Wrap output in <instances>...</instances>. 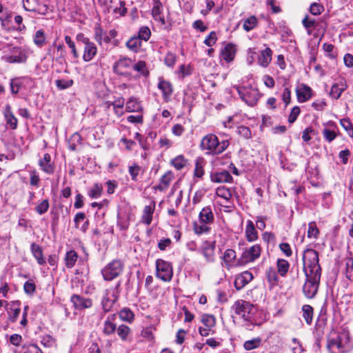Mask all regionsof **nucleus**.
<instances>
[{
  "label": "nucleus",
  "mask_w": 353,
  "mask_h": 353,
  "mask_svg": "<svg viewBox=\"0 0 353 353\" xmlns=\"http://www.w3.org/2000/svg\"><path fill=\"white\" fill-rule=\"evenodd\" d=\"M232 310L244 322L243 326L246 330H252L256 325L254 315L256 307L250 302L240 299L234 303Z\"/></svg>",
  "instance_id": "f257e3e1"
},
{
  "label": "nucleus",
  "mask_w": 353,
  "mask_h": 353,
  "mask_svg": "<svg viewBox=\"0 0 353 353\" xmlns=\"http://www.w3.org/2000/svg\"><path fill=\"white\" fill-rule=\"evenodd\" d=\"M229 146V141L223 140L219 141L218 137L213 134L204 136L200 143L201 150L206 151V154L218 155L223 152Z\"/></svg>",
  "instance_id": "f03ea898"
},
{
  "label": "nucleus",
  "mask_w": 353,
  "mask_h": 353,
  "mask_svg": "<svg viewBox=\"0 0 353 353\" xmlns=\"http://www.w3.org/2000/svg\"><path fill=\"white\" fill-rule=\"evenodd\" d=\"M214 216L210 206L204 207L199 214L198 221L193 223V230L196 235L209 234Z\"/></svg>",
  "instance_id": "7ed1b4c3"
},
{
  "label": "nucleus",
  "mask_w": 353,
  "mask_h": 353,
  "mask_svg": "<svg viewBox=\"0 0 353 353\" xmlns=\"http://www.w3.org/2000/svg\"><path fill=\"white\" fill-rule=\"evenodd\" d=\"M303 270L305 274H320L321 268L319 265V253L313 249H307L303 254Z\"/></svg>",
  "instance_id": "20e7f679"
},
{
  "label": "nucleus",
  "mask_w": 353,
  "mask_h": 353,
  "mask_svg": "<svg viewBox=\"0 0 353 353\" xmlns=\"http://www.w3.org/2000/svg\"><path fill=\"white\" fill-rule=\"evenodd\" d=\"M235 88L241 99L248 105L253 107L256 105L260 94L257 89L252 87L234 85Z\"/></svg>",
  "instance_id": "39448f33"
},
{
  "label": "nucleus",
  "mask_w": 353,
  "mask_h": 353,
  "mask_svg": "<svg viewBox=\"0 0 353 353\" xmlns=\"http://www.w3.org/2000/svg\"><path fill=\"white\" fill-rule=\"evenodd\" d=\"M5 52H8L2 57V60L9 63H25L27 59L26 52L19 47L7 46Z\"/></svg>",
  "instance_id": "423d86ee"
},
{
  "label": "nucleus",
  "mask_w": 353,
  "mask_h": 353,
  "mask_svg": "<svg viewBox=\"0 0 353 353\" xmlns=\"http://www.w3.org/2000/svg\"><path fill=\"white\" fill-rule=\"evenodd\" d=\"M348 341V335L341 333L328 339L327 348L331 353H343L347 348Z\"/></svg>",
  "instance_id": "0eeeda50"
},
{
  "label": "nucleus",
  "mask_w": 353,
  "mask_h": 353,
  "mask_svg": "<svg viewBox=\"0 0 353 353\" xmlns=\"http://www.w3.org/2000/svg\"><path fill=\"white\" fill-rule=\"evenodd\" d=\"M306 281L303 287V292L305 296L308 299H312L315 296L321 279L320 274H307L306 272Z\"/></svg>",
  "instance_id": "6e6552de"
},
{
  "label": "nucleus",
  "mask_w": 353,
  "mask_h": 353,
  "mask_svg": "<svg viewBox=\"0 0 353 353\" xmlns=\"http://www.w3.org/2000/svg\"><path fill=\"white\" fill-rule=\"evenodd\" d=\"M173 275L170 263L159 259L156 261V276L163 281H170Z\"/></svg>",
  "instance_id": "1a4fd4ad"
},
{
  "label": "nucleus",
  "mask_w": 353,
  "mask_h": 353,
  "mask_svg": "<svg viewBox=\"0 0 353 353\" xmlns=\"http://www.w3.org/2000/svg\"><path fill=\"white\" fill-rule=\"evenodd\" d=\"M123 265L119 260H114L109 263L101 271L106 281H112L117 277L123 271Z\"/></svg>",
  "instance_id": "9d476101"
},
{
  "label": "nucleus",
  "mask_w": 353,
  "mask_h": 353,
  "mask_svg": "<svg viewBox=\"0 0 353 353\" xmlns=\"http://www.w3.org/2000/svg\"><path fill=\"white\" fill-rule=\"evenodd\" d=\"M22 2L26 11L37 12L41 15L48 13L49 8L44 0H23Z\"/></svg>",
  "instance_id": "9b49d317"
},
{
  "label": "nucleus",
  "mask_w": 353,
  "mask_h": 353,
  "mask_svg": "<svg viewBox=\"0 0 353 353\" xmlns=\"http://www.w3.org/2000/svg\"><path fill=\"white\" fill-rule=\"evenodd\" d=\"M105 5L108 12H110L112 10L116 18L124 17L128 12V8L124 1H119L117 3V0H106Z\"/></svg>",
  "instance_id": "f8f14e48"
},
{
  "label": "nucleus",
  "mask_w": 353,
  "mask_h": 353,
  "mask_svg": "<svg viewBox=\"0 0 353 353\" xmlns=\"http://www.w3.org/2000/svg\"><path fill=\"white\" fill-rule=\"evenodd\" d=\"M215 241H205L200 247L199 252L204 257L206 263H212L215 261Z\"/></svg>",
  "instance_id": "ddd939ff"
},
{
  "label": "nucleus",
  "mask_w": 353,
  "mask_h": 353,
  "mask_svg": "<svg viewBox=\"0 0 353 353\" xmlns=\"http://www.w3.org/2000/svg\"><path fill=\"white\" fill-rule=\"evenodd\" d=\"M132 66V61L130 58L124 57L116 61L113 65L114 72L121 76L130 75V70Z\"/></svg>",
  "instance_id": "4468645a"
},
{
  "label": "nucleus",
  "mask_w": 353,
  "mask_h": 353,
  "mask_svg": "<svg viewBox=\"0 0 353 353\" xmlns=\"http://www.w3.org/2000/svg\"><path fill=\"white\" fill-rule=\"evenodd\" d=\"M261 248L259 244L254 245L245 249L241 255L243 263H250L256 261L261 255Z\"/></svg>",
  "instance_id": "2eb2a0df"
},
{
  "label": "nucleus",
  "mask_w": 353,
  "mask_h": 353,
  "mask_svg": "<svg viewBox=\"0 0 353 353\" xmlns=\"http://www.w3.org/2000/svg\"><path fill=\"white\" fill-rule=\"evenodd\" d=\"M6 309L8 312V321L14 323L18 319L21 312V301H14L10 303L6 301Z\"/></svg>",
  "instance_id": "dca6fc26"
},
{
  "label": "nucleus",
  "mask_w": 353,
  "mask_h": 353,
  "mask_svg": "<svg viewBox=\"0 0 353 353\" xmlns=\"http://www.w3.org/2000/svg\"><path fill=\"white\" fill-rule=\"evenodd\" d=\"M157 88L161 91L163 100L168 102L174 92L172 84L163 77H159Z\"/></svg>",
  "instance_id": "f3484780"
},
{
  "label": "nucleus",
  "mask_w": 353,
  "mask_h": 353,
  "mask_svg": "<svg viewBox=\"0 0 353 353\" xmlns=\"http://www.w3.org/2000/svg\"><path fill=\"white\" fill-rule=\"evenodd\" d=\"M85 44L83 59L88 62L91 61L97 52V48L95 44L90 42L88 38L83 37L82 39Z\"/></svg>",
  "instance_id": "a211bd4d"
},
{
  "label": "nucleus",
  "mask_w": 353,
  "mask_h": 353,
  "mask_svg": "<svg viewBox=\"0 0 353 353\" xmlns=\"http://www.w3.org/2000/svg\"><path fill=\"white\" fill-rule=\"evenodd\" d=\"M253 279L252 274L249 271H245L236 276L234 286L237 290L243 289Z\"/></svg>",
  "instance_id": "6ab92c4d"
},
{
  "label": "nucleus",
  "mask_w": 353,
  "mask_h": 353,
  "mask_svg": "<svg viewBox=\"0 0 353 353\" xmlns=\"http://www.w3.org/2000/svg\"><path fill=\"white\" fill-rule=\"evenodd\" d=\"M71 301L77 310L90 308L92 305V301L90 299L84 298L77 294L72 296Z\"/></svg>",
  "instance_id": "aec40b11"
},
{
  "label": "nucleus",
  "mask_w": 353,
  "mask_h": 353,
  "mask_svg": "<svg viewBox=\"0 0 353 353\" xmlns=\"http://www.w3.org/2000/svg\"><path fill=\"white\" fill-rule=\"evenodd\" d=\"M116 317V314H114L109 315L105 320L103 327V333L105 335H111L117 330V324L114 322Z\"/></svg>",
  "instance_id": "412c9836"
},
{
  "label": "nucleus",
  "mask_w": 353,
  "mask_h": 353,
  "mask_svg": "<svg viewBox=\"0 0 353 353\" xmlns=\"http://www.w3.org/2000/svg\"><path fill=\"white\" fill-rule=\"evenodd\" d=\"M39 165L48 174H51L54 171V165L51 162V157L48 153L45 154L43 157L39 161Z\"/></svg>",
  "instance_id": "4be33fe9"
},
{
  "label": "nucleus",
  "mask_w": 353,
  "mask_h": 353,
  "mask_svg": "<svg viewBox=\"0 0 353 353\" xmlns=\"http://www.w3.org/2000/svg\"><path fill=\"white\" fill-rule=\"evenodd\" d=\"M210 179L214 183H230L232 180V176L229 172L224 170L211 174Z\"/></svg>",
  "instance_id": "5701e85b"
},
{
  "label": "nucleus",
  "mask_w": 353,
  "mask_h": 353,
  "mask_svg": "<svg viewBox=\"0 0 353 353\" xmlns=\"http://www.w3.org/2000/svg\"><path fill=\"white\" fill-rule=\"evenodd\" d=\"M156 203L154 201H151L149 205H145L142 215V221L146 225H150L152 220V215L155 209Z\"/></svg>",
  "instance_id": "b1692460"
},
{
  "label": "nucleus",
  "mask_w": 353,
  "mask_h": 353,
  "mask_svg": "<svg viewBox=\"0 0 353 353\" xmlns=\"http://www.w3.org/2000/svg\"><path fill=\"white\" fill-rule=\"evenodd\" d=\"M3 114L7 125L12 130H15L17 128V119L13 114L10 105L8 104L5 106Z\"/></svg>",
  "instance_id": "393cba45"
},
{
  "label": "nucleus",
  "mask_w": 353,
  "mask_h": 353,
  "mask_svg": "<svg viewBox=\"0 0 353 353\" xmlns=\"http://www.w3.org/2000/svg\"><path fill=\"white\" fill-rule=\"evenodd\" d=\"M153 1L154 3L152 10V15L155 20L160 21L162 25H164L165 23V21L164 17L161 16L163 7L162 3L159 0H153Z\"/></svg>",
  "instance_id": "a878e982"
},
{
  "label": "nucleus",
  "mask_w": 353,
  "mask_h": 353,
  "mask_svg": "<svg viewBox=\"0 0 353 353\" xmlns=\"http://www.w3.org/2000/svg\"><path fill=\"white\" fill-rule=\"evenodd\" d=\"M312 89L306 85H302L300 90L296 91L297 99L299 102L303 103L312 97Z\"/></svg>",
  "instance_id": "bb28decb"
},
{
  "label": "nucleus",
  "mask_w": 353,
  "mask_h": 353,
  "mask_svg": "<svg viewBox=\"0 0 353 353\" xmlns=\"http://www.w3.org/2000/svg\"><path fill=\"white\" fill-rule=\"evenodd\" d=\"M245 236L248 241L252 242L257 239L258 233L255 228L253 222L251 220L247 221V225L245 227Z\"/></svg>",
  "instance_id": "cd10ccee"
},
{
  "label": "nucleus",
  "mask_w": 353,
  "mask_h": 353,
  "mask_svg": "<svg viewBox=\"0 0 353 353\" xmlns=\"http://www.w3.org/2000/svg\"><path fill=\"white\" fill-rule=\"evenodd\" d=\"M235 46L232 43H228L221 50V57L225 61L230 62L234 59L235 54Z\"/></svg>",
  "instance_id": "c85d7f7f"
},
{
  "label": "nucleus",
  "mask_w": 353,
  "mask_h": 353,
  "mask_svg": "<svg viewBox=\"0 0 353 353\" xmlns=\"http://www.w3.org/2000/svg\"><path fill=\"white\" fill-rule=\"evenodd\" d=\"M272 52L270 48H266L261 52L258 58V63L263 67H267L272 61Z\"/></svg>",
  "instance_id": "c756f323"
},
{
  "label": "nucleus",
  "mask_w": 353,
  "mask_h": 353,
  "mask_svg": "<svg viewBox=\"0 0 353 353\" xmlns=\"http://www.w3.org/2000/svg\"><path fill=\"white\" fill-rule=\"evenodd\" d=\"M31 252L39 265L46 264V260L43 258V251L40 245L32 243L31 244Z\"/></svg>",
  "instance_id": "7c9ffc66"
},
{
  "label": "nucleus",
  "mask_w": 353,
  "mask_h": 353,
  "mask_svg": "<svg viewBox=\"0 0 353 353\" xmlns=\"http://www.w3.org/2000/svg\"><path fill=\"white\" fill-rule=\"evenodd\" d=\"M140 102L134 97H130L125 104V110L128 112H139L141 110Z\"/></svg>",
  "instance_id": "2f4dec72"
},
{
  "label": "nucleus",
  "mask_w": 353,
  "mask_h": 353,
  "mask_svg": "<svg viewBox=\"0 0 353 353\" xmlns=\"http://www.w3.org/2000/svg\"><path fill=\"white\" fill-rule=\"evenodd\" d=\"M266 279L269 283L271 288L277 285L279 281V276L273 267H270L265 272Z\"/></svg>",
  "instance_id": "473e14b6"
},
{
  "label": "nucleus",
  "mask_w": 353,
  "mask_h": 353,
  "mask_svg": "<svg viewBox=\"0 0 353 353\" xmlns=\"http://www.w3.org/2000/svg\"><path fill=\"white\" fill-rule=\"evenodd\" d=\"M77 259L78 254L74 250H71L70 251H68L64 257L65 264L66 267L68 268H73L77 262Z\"/></svg>",
  "instance_id": "72a5a7b5"
},
{
  "label": "nucleus",
  "mask_w": 353,
  "mask_h": 353,
  "mask_svg": "<svg viewBox=\"0 0 353 353\" xmlns=\"http://www.w3.org/2000/svg\"><path fill=\"white\" fill-rule=\"evenodd\" d=\"M276 267L278 273L281 276H285L290 268L289 262L283 259H279L276 261Z\"/></svg>",
  "instance_id": "f704fd0d"
},
{
  "label": "nucleus",
  "mask_w": 353,
  "mask_h": 353,
  "mask_svg": "<svg viewBox=\"0 0 353 353\" xmlns=\"http://www.w3.org/2000/svg\"><path fill=\"white\" fill-rule=\"evenodd\" d=\"M46 34L44 30L42 29L37 30L34 34L33 41L39 48H41L46 44Z\"/></svg>",
  "instance_id": "c9c22d12"
},
{
  "label": "nucleus",
  "mask_w": 353,
  "mask_h": 353,
  "mask_svg": "<svg viewBox=\"0 0 353 353\" xmlns=\"http://www.w3.org/2000/svg\"><path fill=\"white\" fill-rule=\"evenodd\" d=\"M119 316L121 321L128 323H132L134 319V314L133 312L127 307L121 310L119 313Z\"/></svg>",
  "instance_id": "e433bc0d"
},
{
  "label": "nucleus",
  "mask_w": 353,
  "mask_h": 353,
  "mask_svg": "<svg viewBox=\"0 0 353 353\" xmlns=\"http://www.w3.org/2000/svg\"><path fill=\"white\" fill-rule=\"evenodd\" d=\"M109 294H110V292L108 290H106L105 295L101 301V305H102L103 310L105 312H109L111 310V308L113 306L114 303L115 301V299H110V297L109 296Z\"/></svg>",
  "instance_id": "4c0bfd02"
},
{
  "label": "nucleus",
  "mask_w": 353,
  "mask_h": 353,
  "mask_svg": "<svg viewBox=\"0 0 353 353\" xmlns=\"http://www.w3.org/2000/svg\"><path fill=\"white\" fill-rule=\"evenodd\" d=\"M258 20L255 16H250L243 21V28L246 32H249L256 27Z\"/></svg>",
  "instance_id": "58836bf2"
},
{
  "label": "nucleus",
  "mask_w": 353,
  "mask_h": 353,
  "mask_svg": "<svg viewBox=\"0 0 353 353\" xmlns=\"http://www.w3.org/2000/svg\"><path fill=\"white\" fill-rule=\"evenodd\" d=\"M141 46V42L137 37H131L126 42V47L132 52H137Z\"/></svg>",
  "instance_id": "ea45409f"
},
{
  "label": "nucleus",
  "mask_w": 353,
  "mask_h": 353,
  "mask_svg": "<svg viewBox=\"0 0 353 353\" xmlns=\"http://www.w3.org/2000/svg\"><path fill=\"white\" fill-rule=\"evenodd\" d=\"M303 317L306 323L311 324L313 319V308L310 305H303L302 307Z\"/></svg>",
  "instance_id": "a19ab883"
},
{
  "label": "nucleus",
  "mask_w": 353,
  "mask_h": 353,
  "mask_svg": "<svg viewBox=\"0 0 353 353\" xmlns=\"http://www.w3.org/2000/svg\"><path fill=\"white\" fill-rule=\"evenodd\" d=\"M344 90L345 85L343 83H335L332 86L330 94L336 99L341 97Z\"/></svg>",
  "instance_id": "79ce46f5"
},
{
  "label": "nucleus",
  "mask_w": 353,
  "mask_h": 353,
  "mask_svg": "<svg viewBox=\"0 0 353 353\" xmlns=\"http://www.w3.org/2000/svg\"><path fill=\"white\" fill-rule=\"evenodd\" d=\"M172 178L173 175L171 172H167L164 174L161 179L159 189L162 190L167 188L172 180Z\"/></svg>",
  "instance_id": "37998d69"
},
{
  "label": "nucleus",
  "mask_w": 353,
  "mask_h": 353,
  "mask_svg": "<svg viewBox=\"0 0 353 353\" xmlns=\"http://www.w3.org/2000/svg\"><path fill=\"white\" fill-rule=\"evenodd\" d=\"M236 258V252L232 249H228L225 251L223 256V260L227 266H230L232 264Z\"/></svg>",
  "instance_id": "c03bdc74"
},
{
  "label": "nucleus",
  "mask_w": 353,
  "mask_h": 353,
  "mask_svg": "<svg viewBox=\"0 0 353 353\" xmlns=\"http://www.w3.org/2000/svg\"><path fill=\"white\" fill-rule=\"evenodd\" d=\"M261 343V339L259 337L252 339V340L246 341L243 347L246 350H252L256 349L260 346Z\"/></svg>",
  "instance_id": "a18cd8bd"
},
{
  "label": "nucleus",
  "mask_w": 353,
  "mask_h": 353,
  "mask_svg": "<svg viewBox=\"0 0 353 353\" xmlns=\"http://www.w3.org/2000/svg\"><path fill=\"white\" fill-rule=\"evenodd\" d=\"M117 334L122 341H126L130 333V328L125 325H121L117 329Z\"/></svg>",
  "instance_id": "49530a36"
},
{
  "label": "nucleus",
  "mask_w": 353,
  "mask_h": 353,
  "mask_svg": "<svg viewBox=\"0 0 353 353\" xmlns=\"http://www.w3.org/2000/svg\"><path fill=\"white\" fill-rule=\"evenodd\" d=\"M14 353H43L41 349L34 344H30L28 345L23 346V350L18 352L17 350L14 351Z\"/></svg>",
  "instance_id": "de8ad7c7"
},
{
  "label": "nucleus",
  "mask_w": 353,
  "mask_h": 353,
  "mask_svg": "<svg viewBox=\"0 0 353 353\" xmlns=\"http://www.w3.org/2000/svg\"><path fill=\"white\" fill-rule=\"evenodd\" d=\"M103 191V187L101 184L95 183L92 189L89 191L88 195L92 199H97L101 196Z\"/></svg>",
  "instance_id": "09e8293b"
},
{
  "label": "nucleus",
  "mask_w": 353,
  "mask_h": 353,
  "mask_svg": "<svg viewBox=\"0 0 353 353\" xmlns=\"http://www.w3.org/2000/svg\"><path fill=\"white\" fill-rule=\"evenodd\" d=\"M95 39L100 45H101L102 41H104L106 43L110 42V37L108 35L104 34L102 29L101 28H99L96 30Z\"/></svg>",
  "instance_id": "8fccbe9b"
},
{
  "label": "nucleus",
  "mask_w": 353,
  "mask_h": 353,
  "mask_svg": "<svg viewBox=\"0 0 353 353\" xmlns=\"http://www.w3.org/2000/svg\"><path fill=\"white\" fill-rule=\"evenodd\" d=\"M172 165L178 170L183 168L186 165V161L182 155L177 156L172 161Z\"/></svg>",
  "instance_id": "3c124183"
},
{
  "label": "nucleus",
  "mask_w": 353,
  "mask_h": 353,
  "mask_svg": "<svg viewBox=\"0 0 353 353\" xmlns=\"http://www.w3.org/2000/svg\"><path fill=\"white\" fill-rule=\"evenodd\" d=\"M201 321L205 327L212 328L216 323V320L214 316L210 314H203L201 318Z\"/></svg>",
  "instance_id": "603ef678"
},
{
  "label": "nucleus",
  "mask_w": 353,
  "mask_h": 353,
  "mask_svg": "<svg viewBox=\"0 0 353 353\" xmlns=\"http://www.w3.org/2000/svg\"><path fill=\"white\" fill-rule=\"evenodd\" d=\"M74 83L72 79H57L55 84L59 90H65L71 87Z\"/></svg>",
  "instance_id": "864d4df0"
},
{
  "label": "nucleus",
  "mask_w": 353,
  "mask_h": 353,
  "mask_svg": "<svg viewBox=\"0 0 353 353\" xmlns=\"http://www.w3.org/2000/svg\"><path fill=\"white\" fill-rule=\"evenodd\" d=\"M151 36V32L148 27L142 26L139 31L138 38L140 40L148 41Z\"/></svg>",
  "instance_id": "5fc2aeb1"
},
{
  "label": "nucleus",
  "mask_w": 353,
  "mask_h": 353,
  "mask_svg": "<svg viewBox=\"0 0 353 353\" xmlns=\"http://www.w3.org/2000/svg\"><path fill=\"white\" fill-rule=\"evenodd\" d=\"M340 123L342 127L347 133V134L351 138H353V127L350 121L348 119H343L341 120Z\"/></svg>",
  "instance_id": "6e6d98bb"
},
{
  "label": "nucleus",
  "mask_w": 353,
  "mask_h": 353,
  "mask_svg": "<svg viewBox=\"0 0 353 353\" xmlns=\"http://www.w3.org/2000/svg\"><path fill=\"white\" fill-rule=\"evenodd\" d=\"M49 207V201L48 199H45L36 206L35 210L39 214L41 215L48 210Z\"/></svg>",
  "instance_id": "4d7b16f0"
},
{
  "label": "nucleus",
  "mask_w": 353,
  "mask_h": 353,
  "mask_svg": "<svg viewBox=\"0 0 353 353\" xmlns=\"http://www.w3.org/2000/svg\"><path fill=\"white\" fill-rule=\"evenodd\" d=\"M125 103V100L123 97H119L117 99L113 102L107 101L105 103V106L107 108H110V106L113 107V109H117L119 108H123Z\"/></svg>",
  "instance_id": "13d9d810"
},
{
  "label": "nucleus",
  "mask_w": 353,
  "mask_h": 353,
  "mask_svg": "<svg viewBox=\"0 0 353 353\" xmlns=\"http://www.w3.org/2000/svg\"><path fill=\"white\" fill-rule=\"evenodd\" d=\"M319 234V229L317 228L314 222H310L308 225L307 236L309 238L316 239Z\"/></svg>",
  "instance_id": "bf43d9fd"
},
{
  "label": "nucleus",
  "mask_w": 353,
  "mask_h": 353,
  "mask_svg": "<svg viewBox=\"0 0 353 353\" xmlns=\"http://www.w3.org/2000/svg\"><path fill=\"white\" fill-rule=\"evenodd\" d=\"M154 327L153 326L146 327L142 330L141 335L148 341H152L154 339Z\"/></svg>",
  "instance_id": "052dcab7"
},
{
  "label": "nucleus",
  "mask_w": 353,
  "mask_h": 353,
  "mask_svg": "<svg viewBox=\"0 0 353 353\" xmlns=\"http://www.w3.org/2000/svg\"><path fill=\"white\" fill-rule=\"evenodd\" d=\"M141 170V167L137 164H134L129 167V173L130 174L132 180L137 181V176Z\"/></svg>",
  "instance_id": "680f3d73"
},
{
  "label": "nucleus",
  "mask_w": 353,
  "mask_h": 353,
  "mask_svg": "<svg viewBox=\"0 0 353 353\" xmlns=\"http://www.w3.org/2000/svg\"><path fill=\"white\" fill-rule=\"evenodd\" d=\"M324 10V7L319 3H313L310 8V12L313 15H319Z\"/></svg>",
  "instance_id": "e2e57ef3"
},
{
  "label": "nucleus",
  "mask_w": 353,
  "mask_h": 353,
  "mask_svg": "<svg viewBox=\"0 0 353 353\" xmlns=\"http://www.w3.org/2000/svg\"><path fill=\"white\" fill-rule=\"evenodd\" d=\"M322 134L324 139L328 142H332L336 137V133L335 131L328 128L323 129Z\"/></svg>",
  "instance_id": "0e129e2a"
},
{
  "label": "nucleus",
  "mask_w": 353,
  "mask_h": 353,
  "mask_svg": "<svg viewBox=\"0 0 353 353\" xmlns=\"http://www.w3.org/2000/svg\"><path fill=\"white\" fill-rule=\"evenodd\" d=\"M10 90L11 92L14 94H16L19 92V89L21 86V82L20 79H14L10 81Z\"/></svg>",
  "instance_id": "69168bd1"
},
{
  "label": "nucleus",
  "mask_w": 353,
  "mask_h": 353,
  "mask_svg": "<svg viewBox=\"0 0 353 353\" xmlns=\"http://www.w3.org/2000/svg\"><path fill=\"white\" fill-rule=\"evenodd\" d=\"M35 284L32 281H28L23 285L24 292L28 295H32L35 292Z\"/></svg>",
  "instance_id": "338daca9"
},
{
  "label": "nucleus",
  "mask_w": 353,
  "mask_h": 353,
  "mask_svg": "<svg viewBox=\"0 0 353 353\" xmlns=\"http://www.w3.org/2000/svg\"><path fill=\"white\" fill-rule=\"evenodd\" d=\"M346 277L350 281H353V261L349 260L346 263Z\"/></svg>",
  "instance_id": "774afa93"
}]
</instances>
